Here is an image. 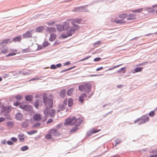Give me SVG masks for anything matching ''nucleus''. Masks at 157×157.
I'll list each match as a JSON object with an SVG mask.
<instances>
[{"label": "nucleus", "mask_w": 157, "mask_h": 157, "mask_svg": "<svg viewBox=\"0 0 157 157\" xmlns=\"http://www.w3.org/2000/svg\"><path fill=\"white\" fill-rule=\"evenodd\" d=\"M82 21V20L80 19H75L71 21V23L73 26L69 29L65 33H62L60 35V37L63 38H65L68 36H71L79 28V26L76 24H79Z\"/></svg>", "instance_id": "1"}, {"label": "nucleus", "mask_w": 157, "mask_h": 157, "mask_svg": "<svg viewBox=\"0 0 157 157\" xmlns=\"http://www.w3.org/2000/svg\"><path fill=\"white\" fill-rule=\"evenodd\" d=\"M82 121V119L81 118H77L74 117L72 118L68 117L65 120L64 124L65 125H75L79 126Z\"/></svg>", "instance_id": "2"}, {"label": "nucleus", "mask_w": 157, "mask_h": 157, "mask_svg": "<svg viewBox=\"0 0 157 157\" xmlns=\"http://www.w3.org/2000/svg\"><path fill=\"white\" fill-rule=\"evenodd\" d=\"M43 95V101L44 105L46 106V108H48V107L52 108L53 106V96L52 94H50L49 96V99L47 97V94L44 93Z\"/></svg>", "instance_id": "3"}, {"label": "nucleus", "mask_w": 157, "mask_h": 157, "mask_svg": "<svg viewBox=\"0 0 157 157\" xmlns=\"http://www.w3.org/2000/svg\"><path fill=\"white\" fill-rule=\"evenodd\" d=\"M91 86L90 83H85L79 86L78 89L81 91L89 93L90 91Z\"/></svg>", "instance_id": "4"}, {"label": "nucleus", "mask_w": 157, "mask_h": 157, "mask_svg": "<svg viewBox=\"0 0 157 157\" xmlns=\"http://www.w3.org/2000/svg\"><path fill=\"white\" fill-rule=\"evenodd\" d=\"M44 113L46 119L44 121L46 120L48 115H49L51 117H53L55 115L56 110L53 109H49L48 108H46L44 110Z\"/></svg>", "instance_id": "5"}, {"label": "nucleus", "mask_w": 157, "mask_h": 157, "mask_svg": "<svg viewBox=\"0 0 157 157\" xmlns=\"http://www.w3.org/2000/svg\"><path fill=\"white\" fill-rule=\"evenodd\" d=\"M67 100H65L63 102V104L62 105H60L58 106L59 109L57 110V112H59L64 109L65 108V106L67 105Z\"/></svg>", "instance_id": "6"}, {"label": "nucleus", "mask_w": 157, "mask_h": 157, "mask_svg": "<svg viewBox=\"0 0 157 157\" xmlns=\"http://www.w3.org/2000/svg\"><path fill=\"white\" fill-rule=\"evenodd\" d=\"M19 107L21 109L27 111L31 110L32 109V107L31 106L28 105H21Z\"/></svg>", "instance_id": "7"}, {"label": "nucleus", "mask_w": 157, "mask_h": 157, "mask_svg": "<svg viewBox=\"0 0 157 157\" xmlns=\"http://www.w3.org/2000/svg\"><path fill=\"white\" fill-rule=\"evenodd\" d=\"M12 42V40L10 38L5 39L0 41V45H2L4 44H10Z\"/></svg>", "instance_id": "8"}, {"label": "nucleus", "mask_w": 157, "mask_h": 157, "mask_svg": "<svg viewBox=\"0 0 157 157\" xmlns=\"http://www.w3.org/2000/svg\"><path fill=\"white\" fill-rule=\"evenodd\" d=\"M32 31H27L25 33L22 35L23 38H29L31 37L32 36Z\"/></svg>", "instance_id": "9"}, {"label": "nucleus", "mask_w": 157, "mask_h": 157, "mask_svg": "<svg viewBox=\"0 0 157 157\" xmlns=\"http://www.w3.org/2000/svg\"><path fill=\"white\" fill-rule=\"evenodd\" d=\"M141 122L139 123L140 124H142L148 121L149 120L148 117L147 116H144L140 117Z\"/></svg>", "instance_id": "10"}, {"label": "nucleus", "mask_w": 157, "mask_h": 157, "mask_svg": "<svg viewBox=\"0 0 157 157\" xmlns=\"http://www.w3.org/2000/svg\"><path fill=\"white\" fill-rule=\"evenodd\" d=\"M86 97V94L85 93L82 94L81 95L79 96L78 98V101L80 102L81 104L83 103V101L84 100L85 98Z\"/></svg>", "instance_id": "11"}, {"label": "nucleus", "mask_w": 157, "mask_h": 157, "mask_svg": "<svg viewBox=\"0 0 157 157\" xmlns=\"http://www.w3.org/2000/svg\"><path fill=\"white\" fill-rule=\"evenodd\" d=\"M42 119L41 115L40 114H35L33 117V119L35 121H39Z\"/></svg>", "instance_id": "12"}, {"label": "nucleus", "mask_w": 157, "mask_h": 157, "mask_svg": "<svg viewBox=\"0 0 157 157\" xmlns=\"http://www.w3.org/2000/svg\"><path fill=\"white\" fill-rule=\"evenodd\" d=\"M50 133L55 136H58L60 135V133L55 129H52L50 130Z\"/></svg>", "instance_id": "13"}, {"label": "nucleus", "mask_w": 157, "mask_h": 157, "mask_svg": "<svg viewBox=\"0 0 157 157\" xmlns=\"http://www.w3.org/2000/svg\"><path fill=\"white\" fill-rule=\"evenodd\" d=\"M8 51V48L7 46L5 45H3L2 46L1 52L3 54H6Z\"/></svg>", "instance_id": "14"}, {"label": "nucleus", "mask_w": 157, "mask_h": 157, "mask_svg": "<svg viewBox=\"0 0 157 157\" xmlns=\"http://www.w3.org/2000/svg\"><path fill=\"white\" fill-rule=\"evenodd\" d=\"M10 51L13 52L10 53L6 56V57H9L11 56L15 55L17 54V50L16 49L10 50Z\"/></svg>", "instance_id": "15"}, {"label": "nucleus", "mask_w": 157, "mask_h": 157, "mask_svg": "<svg viewBox=\"0 0 157 157\" xmlns=\"http://www.w3.org/2000/svg\"><path fill=\"white\" fill-rule=\"evenodd\" d=\"M136 19V15L134 14H129L128 17L127 18V20H133Z\"/></svg>", "instance_id": "16"}, {"label": "nucleus", "mask_w": 157, "mask_h": 157, "mask_svg": "<svg viewBox=\"0 0 157 157\" xmlns=\"http://www.w3.org/2000/svg\"><path fill=\"white\" fill-rule=\"evenodd\" d=\"M64 30H67L69 28L70 25L69 23L67 22H64L63 25Z\"/></svg>", "instance_id": "17"}, {"label": "nucleus", "mask_w": 157, "mask_h": 157, "mask_svg": "<svg viewBox=\"0 0 157 157\" xmlns=\"http://www.w3.org/2000/svg\"><path fill=\"white\" fill-rule=\"evenodd\" d=\"M46 30L49 33H55L56 31V28L54 27L47 28Z\"/></svg>", "instance_id": "18"}, {"label": "nucleus", "mask_w": 157, "mask_h": 157, "mask_svg": "<svg viewBox=\"0 0 157 157\" xmlns=\"http://www.w3.org/2000/svg\"><path fill=\"white\" fill-rule=\"evenodd\" d=\"M113 22H115L117 24H123L126 23V21H124L123 19H115L113 21Z\"/></svg>", "instance_id": "19"}, {"label": "nucleus", "mask_w": 157, "mask_h": 157, "mask_svg": "<svg viewBox=\"0 0 157 157\" xmlns=\"http://www.w3.org/2000/svg\"><path fill=\"white\" fill-rule=\"evenodd\" d=\"M23 118L22 114L20 113H18L16 114V118L18 120H21Z\"/></svg>", "instance_id": "20"}, {"label": "nucleus", "mask_w": 157, "mask_h": 157, "mask_svg": "<svg viewBox=\"0 0 157 157\" xmlns=\"http://www.w3.org/2000/svg\"><path fill=\"white\" fill-rule=\"evenodd\" d=\"M19 140L21 142H24L25 139V136L24 134H20L18 135Z\"/></svg>", "instance_id": "21"}, {"label": "nucleus", "mask_w": 157, "mask_h": 157, "mask_svg": "<svg viewBox=\"0 0 157 157\" xmlns=\"http://www.w3.org/2000/svg\"><path fill=\"white\" fill-rule=\"evenodd\" d=\"M56 29L59 32H61L64 30L63 26L61 25H56Z\"/></svg>", "instance_id": "22"}, {"label": "nucleus", "mask_w": 157, "mask_h": 157, "mask_svg": "<svg viewBox=\"0 0 157 157\" xmlns=\"http://www.w3.org/2000/svg\"><path fill=\"white\" fill-rule=\"evenodd\" d=\"M56 34H52L50 35L49 40L51 41H53L56 38Z\"/></svg>", "instance_id": "23"}, {"label": "nucleus", "mask_w": 157, "mask_h": 157, "mask_svg": "<svg viewBox=\"0 0 157 157\" xmlns=\"http://www.w3.org/2000/svg\"><path fill=\"white\" fill-rule=\"evenodd\" d=\"M21 40V36L20 35L19 36H16V37H14L13 39V41L14 42H20Z\"/></svg>", "instance_id": "24"}, {"label": "nucleus", "mask_w": 157, "mask_h": 157, "mask_svg": "<svg viewBox=\"0 0 157 157\" xmlns=\"http://www.w3.org/2000/svg\"><path fill=\"white\" fill-rule=\"evenodd\" d=\"M128 16V14L127 13H124L121 14L119 15V17L121 19L126 18Z\"/></svg>", "instance_id": "25"}, {"label": "nucleus", "mask_w": 157, "mask_h": 157, "mask_svg": "<svg viewBox=\"0 0 157 157\" xmlns=\"http://www.w3.org/2000/svg\"><path fill=\"white\" fill-rule=\"evenodd\" d=\"M74 91V89L73 88H71L68 90L67 92V94L68 96H71L73 94Z\"/></svg>", "instance_id": "26"}, {"label": "nucleus", "mask_w": 157, "mask_h": 157, "mask_svg": "<svg viewBox=\"0 0 157 157\" xmlns=\"http://www.w3.org/2000/svg\"><path fill=\"white\" fill-rule=\"evenodd\" d=\"M52 134L51 133H50V131L49 132L46 134L45 136V138L46 139H49L52 138Z\"/></svg>", "instance_id": "27"}, {"label": "nucleus", "mask_w": 157, "mask_h": 157, "mask_svg": "<svg viewBox=\"0 0 157 157\" xmlns=\"http://www.w3.org/2000/svg\"><path fill=\"white\" fill-rule=\"evenodd\" d=\"M33 98V97L31 95H27L25 97V99L27 101H31Z\"/></svg>", "instance_id": "28"}, {"label": "nucleus", "mask_w": 157, "mask_h": 157, "mask_svg": "<svg viewBox=\"0 0 157 157\" xmlns=\"http://www.w3.org/2000/svg\"><path fill=\"white\" fill-rule=\"evenodd\" d=\"M73 100L71 98H70L68 100V105L69 107H71L73 105Z\"/></svg>", "instance_id": "29"}, {"label": "nucleus", "mask_w": 157, "mask_h": 157, "mask_svg": "<svg viewBox=\"0 0 157 157\" xmlns=\"http://www.w3.org/2000/svg\"><path fill=\"white\" fill-rule=\"evenodd\" d=\"M66 94V90H61L60 92V95L62 97H64Z\"/></svg>", "instance_id": "30"}, {"label": "nucleus", "mask_w": 157, "mask_h": 157, "mask_svg": "<svg viewBox=\"0 0 157 157\" xmlns=\"http://www.w3.org/2000/svg\"><path fill=\"white\" fill-rule=\"evenodd\" d=\"M44 29V27L43 26L39 27L36 29V31L37 32H40Z\"/></svg>", "instance_id": "31"}, {"label": "nucleus", "mask_w": 157, "mask_h": 157, "mask_svg": "<svg viewBox=\"0 0 157 157\" xmlns=\"http://www.w3.org/2000/svg\"><path fill=\"white\" fill-rule=\"evenodd\" d=\"M143 10V8H140L136 10H132V12L133 13H138L141 12Z\"/></svg>", "instance_id": "32"}, {"label": "nucleus", "mask_w": 157, "mask_h": 157, "mask_svg": "<svg viewBox=\"0 0 157 157\" xmlns=\"http://www.w3.org/2000/svg\"><path fill=\"white\" fill-rule=\"evenodd\" d=\"M41 125V123L40 122H37L36 123L34 124L32 128H36L37 127H39Z\"/></svg>", "instance_id": "33"}, {"label": "nucleus", "mask_w": 157, "mask_h": 157, "mask_svg": "<svg viewBox=\"0 0 157 157\" xmlns=\"http://www.w3.org/2000/svg\"><path fill=\"white\" fill-rule=\"evenodd\" d=\"M23 96L21 95H17L14 97V98L17 100H20L22 99Z\"/></svg>", "instance_id": "34"}, {"label": "nucleus", "mask_w": 157, "mask_h": 157, "mask_svg": "<svg viewBox=\"0 0 157 157\" xmlns=\"http://www.w3.org/2000/svg\"><path fill=\"white\" fill-rule=\"evenodd\" d=\"M78 126H77L75 125V127L71 129L70 130V132H74L76 131L78 129Z\"/></svg>", "instance_id": "35"}, {"label": "nucleus", "mask_w": 157, "mask_h": 157, "mask_svg": "<svg viewBox=\"0 0 157 157\" xmlns=\"http://www.w3.org/2000/svg\"><path fill=\"white\" fill-rule=\"evenodd\" d=\"M49 43L47 41H44L42 44V46L44 47H46L49 45Z\"/></svg>", "instance_id": "36"}, {"label": "nucleus", "mask_w": 157, "mask_h": 157, "mask_svg": "<svg viewBox=\"0 0 157 157\" xmlns=\"http://www.w3.org/2000/svg\"><path fill=\"white\" fill-rule=\"evenodd\" d=\"M142 68L139 67H137L135 69V72H141L142 70Z\"/></svg>", "instance_id": "37"}, {"label": "nucleus", "mask_w": 157, "mask_h": 157, "mask_svg": "<svg viewBox=\"0 0 157 157\" xmlns=\"http://www.w3.org/2000/svg\"><path fill=\"white\" fill-rule=\"evenodd\" d=\"M100 131V129L95 130L94 129H92L90 131V132L91 134H94L97 132Z\"/></svg>", "instance_id": "38"}, {"label": "nucleus", "mask_w": 157, "mask_h": 157, "mask_svg": "<svg viewBox=\"0 0 157 157\" xmlns=\"http://www.w3.org/2000/svg\"><path fill=\"white\" fill-rule=\"evenodd\" d=\"M39 104V100H37L34 103V105L35 107L37 109L38 108Z\"/></svg>", "instance_id": "39"}, {"label": "nucleus", "mask_w": 157, "mask_h": 157, "mask_svg": "<svg viewBox=\"0 0 157 157\" xmlns=\"http://www.w3.org/2000/svg\"><path fill=\"white\" fill-rule=\"evenodd\" d=\"M37 132V130H33L29 132H28L27 133L29 135H31L32 134L36 133Z\"/></svg>", "instance_id": "40"}, {"label": "nucleus", "mask_w": 157, "mask_h": 157, "mask_svg": "<svg viewBox=\"0 0 157 157\" xmlns=\"http://www.w3.org/2000/svg\"><path fill=\"white\" fill-rule=\"evenodd\" d=\"M6 124L8 127H11L13 126V123L12 121H9L7 122Z\"/></svg>", "instance_id": "41"}, {"label": "nucleus", "mask_w": 157, "mask_h": 157, "mask_svg": "<svg viewBox=\"0 0 157 157\" xmlns=\"http://www.w3.org/2000/svg\"><path fill=\"white\" fill-rule=\"evenodd\" d=\"M29 149V147L27 146H24L22 147L21 148V150L23 151H25L26 150H28Z\"/></svg>", "instance_id": "42"}, {"label": "nucleus", "mask_w": 157, "mask_h": 157, "mask_svg": "<svg viewBox=\"0 0 157 157\" xmlns=\"http://www.w3.org/2000/svg\"><path fill=\"white\" fill-rule=\"evenodd\" d=\"M122 65V64H120V65H117V66H114L111 68H109V69H108V71H111V70H112L113 69H115V68H117V67H119V66H120L121 65Z\"/></svg>", "instance_id": "43"}, {"label": "nucleus", "mask_w": 157, "mask_h": 157, "mask_svg": "<svg viewBox=\"0 0 157 157\" xmlns=\"http://www.w3.org/2000/svg\"><path fill=\"white\" fill-rule=\"evenodd\" d=\"M23 51L25 53H27L30 52V49L29 48H27L24 49L23 50Z\"/></svg>", "instance_id": "44"}, {"label": "nucleus", "mask_w": 157, "mask_h": 157, "mask_svg": "<svg viewBox=\"0 0 157 157\" xmlns=\"http://www.w3.org/2000/svg\"><path fill=\"white\" fill-rule=\"evenodd\" d=\"M22 126L24 128H26L28 126V124L27 122H24L22 124Z\"/></svg>", "instance_id": "45"}, {"label": "nucleus", "mask_w": 157, "mask_h": 157, "mask_svg": "<svg viewBox=\"0 0 157 157\" xmlns=\"http://www.w3.org/2000/svg\"><path fill=\"white\" fill-rule=\"evenodd\" d=\"M155 113L153 111H151L149 113V115L151 117H153L155 115Z\"/></svg>", "instance_id": "46"}, {"label": "nucleus", "mask_w": 157, "mask_h": 157, "mask_svg": "<svg viewBox=\"0 0 157 157\" xmlns=\"http://www.w3.org/2000/svg\"><path fill=\"white\" fill-rule=\"evenodd\" d=\"M90 56H87L86 57L84 58H83L82 59H81V60H80V61H84V60H86L88 59L89 58H90Z\"/></svg>", "instance_id": "47"}, {"label": "nucleus", "mask_w": 157, "mask_h": 157, "mask_svg": "<svg viewBox=\"0 0 157 157\" xmlns=\"http://www.w3.org/2000/svg\"><path fill=\"white\" fill-rule=\"evenodd\" d=\"M53 121V120L52 119V118L49 119H48V121H47V124H48L52 122Z\"/></svg>", "instance_id": "48"}, {"label": "nucleus", "mask_w": 157, "mask_h": 157, "mask_svg": "<svg viewBox=\"0 0 157 157\" xmlns=\"http://www.w3.org/2000/svg\"><path fill=\"white\" fill-rule=\"evenodd\" d=\"M20 104L21 103L20 102H16L15 103H13V105L17 106L20 105Z\"/></svg>", "instance_id": "49"}, {"label": "nucleus", "mask_w": 157, "mask_h": 157, "mask_svg": "<svg viewBox=\"0 0 157 157\" xmlns=\"http://www.w3.org/2000/svg\"><path fill=\"white\" fill-rule=\"evenodd\" d=\"M50 68L53 69H56V66L55 65H52L50 67Z\"/></svg>", "instance_id": "50"}, {"label": "nucleus", "mask_w": 157, "mask_h": 157, "mask_svg": "<svg viewBox=\"0 0 157 157\" xmlns=\"http://www.w3.org/2000/svg\"><path fill=\"white\" fill-rule=\"evenodd\" d=\"M7 144L9 145H12L13 144V143L12 141L9 140L7 142Z\"/></svg>", "instance_id": "51"}, {"label": "nucleus", "mask_w": 157, "mask_h": 157, "mask_svg": "<svg viewBox=\"0 0 157 157\" xmlns=\"http://www.w3.org/2000/svg\"><path fill=\"white\" fill-rule=\"evenodd\" d=\"M55 21H52L51 22H49L47 23V24L49 25H53L54 24H55Z\"/></svg>", "instance_id": "52"}, {"label": "nucleus", "mask_w": 157, "mask_h": 157, "mask_svg": "<svg viewBox=\"0 0 157 157\" xmlns=\"http://www.w3.org/2000/svg\"><path fill=\"white\" fill-rule=\"evenodd\" d=\"M11 140L13 142H16L17 141V139L15 137H12L11 138Z\"/></svg>", "instance_id": "53"}, {"label": "nucleus", "mask_w": 157, "mask_h": 157, "mask_svg": "<svg viewBox=\"0 0 157 157\" xmlns=\"http://www.w3.org/2000/svg\"><path fill=\"white\" fill-rule=\"evenodd\" d=\"M5 121V118H4V117H0V122L4 121Z\"/></svg>", "instance_id": "54"}, {"label": "nucleus", "mask_w": 157, "mask_h": 157, "mask_svg": "<svg viewBox=\"0 0 157 157\" xmlns=\"http://www.w3.org/2000/svg\"><path fill=\"white\" fill-rule=\"evenodd\" d=\"M101 60L100 58H96L94 59V61H98Z\"/></svg>", "instance_id": "55"}, {"label": "nucleus", "mask_w": 157, "mask_h": 157, "mask_svg": "<svg viewBox=\"0 0 157 157\" xmlns=\"http://www.w3.org/2000/svg\"><path fill=\"white\" fill-rule=\"evenodd\" d=\"M147 64V63L146 62H144L143 63H140L139 64H138V65H137V66H143L145 64Z\"/></svg>", "instance_id": "56"}, {"label": "nucleus", "mask_w": 157, "mask_h": 157, "mask_svg": "<svg viewBox=\"0 0 157 157\" xmlns=\"http://www.w3.org/2000/svg\"><path fill=\"white\" fill-rule=\"evenodd\" d=\"M141 119L140 118V117L139 118H138V119L136 120L135 121H134V123H137L140 121H141Z\"/></svg>", "instance_id": "57"}, {"label": "nucleus", "mask_w": 157, "mask_h": 157, "mask_svg": "<svg viewBox=\"0 0 157 157\" xmlns=\"http://www.w3.org/2000/svg\"><path fill=\"white\" fill-rule=\"evenodd\" d=\"M103 67H98V68L97 69H96V71H99V70H101L102 69H103Z\"/></svg>", "instance_id": "58"}, {"label": "nucleus", "mask_w": 157, "mask_h": 157, "mask_svg": "<svg viewBox=\"0 0 157 157\" xmlns=\"http://www.w3.org/2000/svg\"><path fill=\"white\" fill-rule=\"evenodd\" d=\"M70 64V62L68 61V62H66L65 63H64V65L65 66H67V65H69Z\"/></svg>", "instance_id": "59"}, {"label": "nucleus", "mask_w": 157, "mask_h": 157, "mask_svg": "<svg viewBox=\"0 0 157 157\" xmlns=\"http://www.w3.org/2000/svg\"><path fill=\"white\" fill-rule=\"evenodd\" d=\"M1 143L3 144H6V140H2L1 141Z\"/></svg>", "instance_id": "60"}, {"label": "nucleus", "mask_w": 157, "mask_h": 157, "mask_svg": "<svg viewBox=\"0 0 157 157\" xmlns=\"http://www.w3.org/2000/svg\"><path fill=\"white\" fill-rule=\"evenodd\" d=\"M56 67L57 68V67H61V64L60 63H59V64H57L56 65Z\"/></svg>", "instance_id": "61"}, {"label": "nucleus", "mask_w": 157, "mask_h": 157, "mask_svg": "<svg viewBox=\"0 0 157 157\" xmlns=\"http://www.w3.org/2000/svg\"><path fill=\"white\" fill-rule=\"evenodd\" d=\"M117 87L119 88H121L123 87V86L122 85H118L117 86Z\"/></svg>", "instance_id": "62"}, {"label": "nucleus", "mask_w": 157, "mask_h": 157, "mask_svg": "<svg viewBox=\"0 0 157 157\" xmlns=\"http://www.w3.org/2000/svg\"><path fill=\"white\" fill-rule=\"evenodd\" d=\"M9 113V111H6V113H5L4 114V116H7L8 115V114Z\"/></svg>", "instance_id": "63"}, {"label": "nucleus", "mask_w": 157, "mask_h": 157, "mask_svg": "<svg viewBox=\"0 0 157 157\" xmlns=\"http://www.w3.org/2000/svg\"><path fill=\"white\" fill-rule=\"evenodd\" d=\"M12 107L10 106L8 107V109L9 110H11V109H12Z\"/></svg>", "instance_id": "64"}]
</instances>
